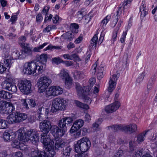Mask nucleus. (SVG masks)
Listing matches in <instances>:
<instances>
[{
    "mask_svg": "<svg viewBox=\"0 0 157 157\" xmlns=\"http://www.w3.org/2000/svg\"><path fill=\"white\" fill-rule=\"evenodd\" d=\"M121 14V8L118 9L117 12V14L114 15L112 17V19L113 21V24H114V26H115L117 24L118 19V17Z\"/></svg>",
    "mask_w": 157,
    "mask_h": 157,
    "instance_id": "29",
    "label": "nucleus"
},
{
    "mask_svg": "<svg viewBox=\"0 0 157 157\" xmlns=\"http://www.w3.org/2000/svg\"><path fill=\"white\" fill-rule=\"evenodd\" d=\"M24 53L26 56L31 55L32 54L33 48L30 47L29 44H25L22 49Z\"/></svg>",
    "mask_w": 157,
    "mask_h": 157,
    "instance_id": "24",
    "label": "nucleus"
},
{
    "mask_svg": "<svg viewBox=\"0 0 157 157\" xmlns=\"http://www.w3.org/2000/svg\"><path fill=\"white\" fill-rule=\"evenodd\" d=\"M78 129H79L77 128H77L76 127V124H75L74 123L73 126L71 128L70 132L71 133H73L76 131Z\"/></svg>",
    "mask_w": 157,
    "mask_h": 157,
    "instance_id": "56",
    "label": "nucleus"
},
{
    "mask_svg": "<svg viewBox=\"0 0 157 157\" xmlns=\"http://www.w3.org/2000/svg\"><path fill=\"white\" fill-rule=\"evenodd\" d=\"M89 83L90 84L91 86H93L96 82V78H95L93 77L91 78L89 80Z\"/></svg>",
    "mask_w": 157,
    "mask_h": 157,
    "instance_id": "60",
    "label": "nucleus"
},
{
    "mask_svg": "<svg viewBox=\"0 0 157 157\" xmlns=\"http://www.w3.org/2000/svg\"><path fill=\"white\" fill-rule=\"evenodd\" d=\"M43 72L36 62H27L24 65L23 72L24 74L27 75L35 74V75H39Z\"/></svg>",
    "mask_w": 157,
    "mask_h": 157,
    "instance_id": "3",
    "label": "nucleus"
},
{
    "mask_svg": "<svg viewBox=\"0 0 157 157\" xmlns=\"http://www.w3.org/2000/svg\"><path fill=\"white\" fill-rule=\"evenodd\" d=\"M73 121V119L70 117H65L59 120L58 126L62 128L65 132L67 131V128L72 124Z\"/></svg>",
    "mask_w": 157,
    "mask_h": 157,
    "instance_id": "11",
    "label": "nucleus"
},
{
    "mask_svg": "<svg viewBox=\"0 0 157 157\" xmlns=\"http://www.w3.org/2000/svg\"><path fill=\"white\" fill-rule=\"evenodd\" d=\"M52 128L50 122L48 120L43 121L40 124V128L44 134H48Z\"/></svg>",
    "mask_w": 157,
    "mask_h": 157,
    "instance_id": "14",
    "label": "nucleus"
},
{
    "mask_svg": "<svg viewBox=\"0 0 157 157\" xmlns=\"http://www.w3.org/2000/svg\"><path fill=\"white\" fill-rule=\"evenodd\" d=\"M75 103L77 106L81 108L86 109H89V106L79 101H75Z\"/></svg>",
    "mask_w": 157,
    "mask_h": 157,
    "instance_id": "34",
    "label": "nucleus"
},
{
    "mask_svg": "<svg viewBox=\"0 0 157 157\" xmlns=\"http://www.w3.org/2000/svg\"><path fill=\"white\" fill-rule=\"evenodd\" d=\"M47 134H41V141L44 145L43 152L49 157H53L56 153L54 147L52 145L51 139L48 135H47Z\"/></svg>",
    "mask_w": 157,
    "mask_h": 157,
    "instance_id": "1",
    "label": "nucleus"
},
{
    "mask_svg": "<svg viewBox=\"0 0 157 157\" xmlns=\"http://www.w3.org/2000/svg\"><path fill=\"white\" fill-rule=\"evenodd\" d=\"M8 132H5L3 134V137L5 141H8L10 140H13V135Z\"/></svg>",
    "mask_w": 157,
    "mask_h": 157,
    "instance_id": "32",
    "label": "nucleus"
},
{
    "mask_svg": "<svg viewBox=\"0 0 157 157\" xmlns=\"http://www.w3.org/2000/svg\"><path fill=\"white\" fill-rule=\"evenodd\" d=\"M74 123L76 124V127L79 129L83 125L84 122L81 119H79L77 120Z\"/></svg>",
    "mask_w": 157,
    "mask_h": 157,
    "instance_id": "37",
    "label": "nucleus"
},
{
    "mask_svg": "<svg viewBox=\"0 0 157 157\" xmlns=\"http://www.w3.org/2000/svg\"><path fill=\"white\" fill-rule=\"evenodd\" d=\"M91 145L90 141L89 138L84 137L74 144L75 150L77 153L80 152L87 153V152L89 150Z\"/></svg>",
    "mask_w": 157,
    "mask_h": 157,
    "instance_id": "4",
    "label": "nucleus"
},
{
    "mask_svg": "<svg viewBox=\"0 0 157 157\" xmlns=\"http://www.w3.org/2000/svg\"><path fill=\"white\" fill-rule=\"evenodd\" d=\"M62 47L59 46H53L52 45H49L46 48V50H52V49H60L62 48Z\"/></svg>",
    "mask_w": 157,
    "mask_h": 157,
    "instance_id": "40",
    "label": "nucleus"
},
{
    "mask_svg": "<svg viewBox=\"0 0 157 157\" xmlns=\"http://www.w3.org/2000/svg\"><path fill=\"white\" fill-rule=\"evenodd\" d=\"M98 62L96 61L95 63L92 66V68L91 70V71L92 72L93 74H94L96 72V68L97 66Z\"/></svg>",
    "mask_w": 157,
    "mask_h": 157,
    "instance_id": "55",
    "label": "nucleus"
},
{
    "mask_svg": "<svg viewBox=\"0 0 157 157\" xmlns=\"http://www.w3.org/2000/svg\"><path fill=\"white\" fill-rule=\"evenodd\" d=\"M66 143L64 141L62 140H59L56 141L55 144V147L56 149L59 150L63 147L65 145Z\"/></svg>",
    "mask_w": 157,
    "mask_h": 157,
    "instance_id": "28",
    "label": "nucleus"
},
{
    "mask_svg": "<svg viewBox=\"0 0 157 157\" xmlns=\"http://www.w3.org/2000/svg\"><path fill=\"white\" fill-rule=\"evenodd\" d=\"M81 153L75 155V157H88V153H84L81 152Z\"/></svg>",
    "mask_w": 157,
    "mask_h": 157,
    "instance_id": "53",
    "label": "nucleus"
},
{
    "mask_svg": "<svg viewBox=\"0 0 157 157\" xmlns=\"http://www.w3.org/2000/svg\"><path fill=\"white\" fill-rule=\"evenodd\" d=\"M53 63L58 64L62 62L63 60L59 57H55L52 59Z\"/></svg>",
    "mask_w": 157,
    "mask_h": 157,
    "instance_id": "52",
    "label": "nucleus"
},
{
    "mask_svg": "<svg viewBox=\"0 0 157 157\" xmlns=\"http://www.w3.org/2000/svg\"><path fill=\"white\" fill-rule=\"evenodd\" d=\"M4 64V66L2 63H0V74L3 73L5 71H6V67H8L9 68L10 67H7Z\"/></svg>",
    "mask_w": 157,
    "mask_h": 157,
    "instance_id": "51",
    "label": "nucleus"
},
{
    "mask_svg": "<svg viewBox=\"0 0 157 157\" xmlns=\"http://www.w3.org/2000/svg\"><path fill=\"white\" fill-rule=\"evenodd\" d=\"M26 56L25 55V53L22 49L21 51L19 52V59H24Z\"/></svg>",
    "mask_w": 157,
    "mask_h": 157,
    "instance_id": "59",
    "label": "nucleus"
},
{
    "mask_svg": "<svg viewBox=\"0 0 157 157\" xmlns=\"http://www.w3.org/2000/svg\"><path fill=\"white\" fill-rule=\"evenodd\" d=\"M6 127V121L3 119H0V129L5 128Z\"/></svg>",
    "mask_w": 157,
    "mask_h": 157,
    "instance_id": "47",
    "label": "nucleus"
},
{
    "mask_svg": "<svg viewBox=\"0 0 157 157\" xmlns=\"http://www.w3.org/2000/svg\"><path fill=\"white\" fill-rule=\"evenodd\" d=\"M53 92L54 91L53 90L52 87V86L49 87L48 90L46 91V94L47 96L48 97L51 96H54Z\"/></svg>",
    "mask_w": 157,
    "mask_h": 157,
    "instance_id": "42",
    "label": "nucleus"
},
{
    "mask_svg": "<svg viewBox=\"0 0 157 157\" xmlns=\"http://www.w3.org/2000/svg\"><path fill=\"white\" fill-rule=\"evenodd\" d=\"M31 157H49L43 151L35 150L33 152Z\"/></svg>",
    "mask_w": 157,
    "mask_h": 157,
    "instance_id": "26",
    "label": "nucleus"
},
{
    "mask_svg": "<svg viewBox=\"0 0 157 157\" xmlns=\"http://www.w3.org/2000/svg\"><path fill=\"white\" fill-rule=\"evenodd\" d=\"M15 108L11 102L3 100L0 101V112L5 114H8L14 111Z\"/></svg>",
    "mask_w": 157,
    "mask_h": 157,
    "instance_id": "6",
    "label": "nucleus"
},
{
    "mask_svg": "<svg viewBox=\"0 0 157 157\" xmlns=\"http://www.w3.org/2000/svg\"><path fill=\"white\" fill-rule=\"evenodd\" d=\"M11 97V94L9 92L4 90L0 91V98H1L7 100L10 99Z\"/></svg>",
    "mask_w": 157,
    "mask_h": 157,
    "instance_id": "27",
    "label": "nucleus"
},
{
    "mask_svg": "<svg viewBox=\"0 0 157 157\" xmlns=\"http://www.w3.org/2000/svg\"><path fill=\"white\" fill-rule=\"evenodd\" d=\"M108 139L109 141L111 143H114L115 140V136L113 133H110L108 135Z\"/></svg>",
    "mask_w": 157,
    "mask_h": 157,
    "instance_id": "44",
    "label": "nucleus"
},
{
    "mask_svg": "<svg viewBox=\"0 0 157 157\" xmlns=\"http://www.w3.org/2000/svg\"><path fill=\"white\" fill-rule=\"evenodd\" d=\"M132 1V0H124L123 4L124 10H125V9L129 8Z\"/></svg>",
    "mask_w": 157,
    "mask_h": 157,
    "instance_id": "39",
    "label": "nucleus"
},
{
    "mask_svg": "<svg viewBox=\"0 0 157 157\" xmlns=\"http://www.w3.org/2000/svg\"><path fill=\"white\" fill-rule=\"evenodd\" d=\"M119 75H113L112 77H110V80L109 82V87L108 91L110 93H111L114 89L116 85V81L117 80Z\"/></svg>",
    "mask_w": 157,
    "mask_h": 157,
    "instance_id": "16",
    "label": "nucleus"
},
{
    "mask_svg": "<svg viewBox=\"0 0 157 157\" xmlns=\"http://www.w3.org/2000/svg\"><path fill=\"white\" fill-rule=\"evenodd\" d=\"M108 129L112 131L116 132L118 130H121L125 131L124 126L121 124L113 125L107 127Z\"/></svg>",
    "mask_w": 157,
    "mask_h": 157,
    "instance_id": "20",
    "label": "nucleus"
},
{
    "mask_svg": "<svg viewBox=\"0 0 157 157\" xmlns=\"http://www.w3.org/2000/svg\"><path fill=\"white\" fill-rule=\"evenodd\" d=\"M48 44V43H44L40 45L37 47H35L34 48L33 51L34 52H40V50L42 49Z\"/></svg>",
    "mask_w": 157,
    "mask_h": 157,
    "instance_id": "41",
    "label": "nucleus"
},
{
    "mask_svg": "<svg viewBox=\"0 0 157 157\" xmlns=\"http://www.w3.org/2000/svg\"><path fill=\"white\" fill-rule=\"evenodd\" d=\"M84 9H82L78 11L77 13L76 17L78 18V20L81 21L84 17L83 15L84 14Z\"/></svg>",
    "mask_w": 157,
    "mask_h": 157,
    "instance_id": "36",
    "label": "nucleus"
},
{
    "mask_svg": "<svg viewBox=\"0 0 157 157\" xmlns=\"http://www.w3.org/2000/svg\"><path fill=\"white\" fill-rule=\"evenodd\" d=\"M148 9L146 7L144 4L142 5L140 7V17L141 20H143L144 17L148 14Z\"/></svg>",
    "mask_w": 157,
    "mask_h": 157,
    "instance_id": "21",
    "label": "nucleus"
},
{
    "mask_svg": "<svg viewBox=\"0 0 157 157\" xmlns=\"http://www.w3.org/2000/svg\"><path fill=\"white\" fill-rule=\"evenodd\" d=\"M67 102L63 98H56L54 99L52 102V106L50 111L54 113L58 110H64L66 109Z\"/></svg>",
    "mask_w": 157,
    "mask_h": 157,
    "instance_id": "5",
    "label": "nucleus"
},
{
    "mask_svg": "<svg viewBox=\"0 0 157 157\" xmlns=\"http://www.w3.org/2000/svg\"><path fill=\"white\" fill-rule=\"evenodd\" d=\"M8 121L10 123H19L26 120L27 118V114L16 112L9 115Z\"/></svg>",
    "mask_w": 157,
    "mask_h": 157,
    "instance_id": "7",
    "label": "nucleus"
},
{
    "mask_svg": "<svg viewBox=\"0 0 157 157\" xmlns=\"http://www.w3.org/2000/svg\"><path fill=\"white\" fill-rule=\"evenodd\" d=\"M22 156V153L18 151L13 153L12 155V157H23Z\"/></svg>",
    "mask_w": 157,
    "mask_h": 157,
    "instance_id": "63",
    "label": "nucleus"
},
{
    "mask_svg": "<svg viewBox=\"0 0 157 157\" xmlns=\"http://www.w3.org/2000/svg\"><path fill=\"white\" fill-rule=\"evenodd\" d=\"M125 131L129 132L130 133H132L137 130V126L136 124H133L127 126H124Z\"/></svg>",
    "mask_w": 157,
    "mask_h": 157,
    "instance_id": "19",
    "label": "nucleus"
},
{
    "mask_svg": "<svg viewBox=\"0 0 157 157\" xmlns=\"http://www.w3.org/2000/svg\"><path fill=\"white\" fill-rule=\"evenodd\" d=\"M75 88L78 95L79 97H84L85 96L90 95L89 91L84 90L85 87H82L81 85L77 82H75Z\"/></svg>",
    "mask_w": 157,
    "mask_h": 157,
    "instance_id": "18",
    "label": "nucleus"
},
{
    "mask_svg": "<svg viewBox=\"0 0 157 157\" xmlns=\"http://www.w3.org/2000/svg\"><path fill=\"white\" fill-rule=\"evenodd\" d=\"M17 90V86L12 84L10 88L9 91H11L13 93L16 92Z\"/></svg>",
    "mask_w": 157,
    "mask_h": 157,
    "instance_id": "64",
    "label": "nucleus"
},
{
    "mask_svg": "<svg viewBox=\"0 0 157 157\" xmlns=\"http://www.w3.org/2000/svg\"><path fill=\"white\" fill-rule=\"evenodd\" d=\"M91 12H90L87 15H85L83 17V19L84 20V22L85 24H87L90 21L92 17L91 15Z\"/></svg>",
    "mask_w": 157,
    "mask_h": 157,
    "instance_id": "38",
    "label": "nucleus"
},
{
    "mask_svg": "<svg viewBox=\"0 0 157 157\" xmlns=\"http://www.w3.org/2000/svg\"><path fill=\"white\" fill-rule=\"evenodd\" d=\"M10 49V46L8 44H5L2 49L5 57L4 63L6 66L9 67L12 64L11 57L9 55Z\"/></svg>",
    "mask_w": 157,
    "mask_h": 157,
    "instance_id": "10",
    "label": "nucleus"
},
{
    "mask_svg": "<svg viewBox=\"0 0 157 157\" xmlns=\"http://www.w3.org/2000/svg\"><path fill=\"white\" fill-rule=\"evenodd\" d=\"M65 87L68 89H70L72 85V80L71 78H70L65 80Z\"/></svg>",
    "mask_w": 157,
    "mask_h": 157,
    "instance_id": "35",
    "label": "nucleus"
},
{
    "mask_svg": "<svg viewBox=\"0 0 157 157\" xmlns=\"http://www.w3.org/2000/svg\"><path fill=\"white\" fill-rule=\"evenodd\" d=\"M20 141H18L17 140H15L13 142L11 145L14 148H19L21 150H24L23 144H21Z\"/></svg>",
    "mask_w": 157,
    "mask_h": 157,
    "instance_id": "25",
    "label": "nucleus"
},
{
    "mask_svg": "<svg viewBox=\"0 0 157 157\" xmlns=\"http://www.w3.org/2000/svg\"><path fill=\"white\" fill-rule=\"evenodd\" d=\"M43 19V17L42 15L39 13L36 16V21L37 22H40Z\"/></svg>",
    "mask_w": 157,
    "mask_h": 157,
    "instance_id": "62",
    "label": "nucleus"
},
{
    "mask_svg": "<svg viewBox=\"0 0 157 157\" xmlns=\"http://www.w3.org/2000/svg\"><path fill=\"white\" fill-rule=\"evenodd\" d=\"M147 132L146 131H145V132H143L139 134L137 136L136 141L138 144H140L144 140Z\"/></svg>",
    "mask_w": 157,
    "mask_h": 157,
    "instance_id": "31",
    "label": "nucleus"
},
{
    "mask_svg": "<svg viewBox=\"0 0 157 157\" xmlns=\"http://www.w3.org/2000/svg\"><path fill=\"white\" fill-rule=\"evenodd\" d=\"M12 84L11 82L7 80H5L2 82L1 86L3 89L9 90Z\"/></svg>",
    "mask_w": 157,
    "mask_h": 157,
    "instance_id": "30",
    "label": "nucleus"
},
{
    "mask_svg": "<svg viewBox=\"0 0 157 157\" xmlns=\"http://www.w3.org/2000/svg\"><path fill=\"white\" fill-rule=\"evenodd\" d=\"M29 105L31 107H36L37 110V112L39 113V115L42 114L41 112L45 110L44 108L43 107L44 104L41 102H38L36 105V103H35V100L30 99L29 100ZM45 111L47 113H48L49 111V109L46 108L45 109ZM40 115H39L40 116Z\"/></svg>",
    "mask_w": 157,
    "mask_h": 157,
    "instance_id": "13",
    "label": "nucleus"
},
{
    "mask_svg": "<svg viewBox=\"0 0 157 157\" xmlns=\"http://www.w3.org/2000/svg\"><path fill=\"white\" fill-rule=\"evenodd\" d=\"M56 96L60 95L63 93V90L62 88L59 86H56Z\"/></svg>",
    "mask_w": 157,
    "mask_h": 157,
    "instance_id": "48",
    "label": "nucleus"
},
{
    "mask_svg": "<svg viewBox=\"0 0 157 157\" xmlns=\"http://www.w3.org/2000/svg\"><path fill=\"white\" fill-rule=\"evenodd\" d=\"M51 129V132L55 137H62L65 133L62 128L59 129V127L56 125L52 126Z\"/></svg>",
    "mask_w": 157,
    "mask_h": 157,
    "instance_id": "17",
    "label": "nucleus"
},
{
    "mask_svg": "<svg viewBox=\"0 0 157 157\" xmlns=\"http://www.w3.org/2000/svg\"><path fill=\"white\" fill-rule=\"evenodd\" d=\"M71 31H69L67 32L64 33L61 37V39L66 40L67 41H70L71 40L73 37Z\"/></svg>",
    "mask_w": 157,
    "mask_h": 157,
    "instance_id": "23",
    "label": "nucleus"
},
{
    "mask_svg": "<svg viewBox=\"0 0 157 157\" xmlns=\"http://www.w3.org/2000/svg\"><path fill=\"white\" fill-rule=\"evenodd\" d=\"M110 16L109 15L107 16L104 18L101 21V24H102V26L104 25H106L107 23L108 22L109 20L110 19Z\"/></svg>",
    "mask_w": 157,
    "mask_h": 157,
    "instance_id": "45",
    "label": "nucleus"
},
{
    "mask_svg": "<svg viewBox=\"0 0 157 157\" xmlns=\"http://www.w3.org/2000/svg\"><path fill=\"white\" fill-rule=\"evenodd\" d=\"M72 150L71 147L68 146L63 148L62 151V153L63 157H69Z\"/></svg>",
    "mask_w": 157,
    "mask_h": 157,
    "instance_id": "22",
    "label": "nucleus"
},
{
    "mask_svg": "<svg viewBox=\"0 0 157 157\" xmlns=\"http://www.w3.org/2000/svg\"><path fill=\"white\" fill-rule=\"evenodd\" d=\"M78 24L75 23H71V24L70 29L71 30H73V29H78Z\"/></svg>",
    "mask_w": 157,
    "mask_h": 157,
    "instance_id": "61",
    "label": "nucleus"
},
{
    "mask_svg": "<svg viewBox=\"0 0 157 157\" xmlns=\"http://www.w3.org/2000/svg\"><path fill=\"white\" fill-rule=\"evenodd\" d=\"M125 151H123L120 150L118 151L116 154V155L113 156V157H121L123 155Z\"/></svg>",
    "mask_w": 157,
    "mask_h": 157,
    "instance_id": "54",
    "label": "nucleus"
},
{
    "mask_svg": "<svg viewBox=\"0 0 157 157\" xmlns=\"http://www.w3.org/2000/svg\"><path fill=\"white\" fill-rule=\"evenodd\" d=\"M36 58V62L37 64L44 71L46 67L45 63L47 61L48 59L47 54H43L40 56L37 55Z\"/></svg>",
    "mask_w": 157,
    "mask_h": 157,
    "instance_id": "12",
    "label": "nucleus"
},
{
    "mask_svg": "<svg viewBox=\"0 0 157 157\" xmlns=\"http://www.w3.org/2000/svg\"><path fill=\"white\" fill-rule=\"evenodd\" d=\"M17 86L21 91L23 93L28 94L31 92L32 85L29 80L25 79L19 81Z\"/></svg>",
    "mask_w": 157,
    "mask_h": 157,
    "instance_id": "9",
    "label": "nucleus"
},
{
    "mask_svg": "<svg viewBox=\"0 0 157 157\" xmlns=\"http://www.w3.org/2000/svg\"><path fill=\"white\" fill-rule=\"evenodd\" d=\"M135 152L133 155V157H141L142 152L140 150L135 149Z\"/></svg>",
    "mask_w": 157,
    "mask_h": 157,
    "instance_id": "49",
    "label": "nucleus"
},
{
    "mask_svg": "<svg viewBox=\"0 0 157 157\" xmlns=\"http://www.w3.org/2000/svg\"><path fill=\"white\" fill-rule=\"evenodd\" d=\"M120 105V103L118 101H116L111 105H109L105 108V110L103 111L102 114H104V112H106L108 113H111L115 111L119 108Z\"/></svg>",
    "mask_w": 157,
    "mask_h": 157,
    "instance_id": "15",
    "label": "nucleus"
},
{
    "mask_svg": "<svg viewBox=\"0 0 157 157\" xmlns=\"http://www.w3.org/2000/svg\"><path fill=\"white\" fill-rule=\"evenodd\" d=\"M128 28H127V30L125 31H124L123 32L122 35L121 37L120 40V41L121 43H123L124 41L126 38V36L127 33Z\"/></svg>",
    "mask_w": 157,
    "mask_h": 157,
    "instance_id": "50",
    "label": "nucleus"
},
{
    "mask_svg": "<svg viewBox=\"0 0 157 157\" xmlns=\"http://www.w3.org/2000/svg\"><path fill=\"white\" fill-rule=\"evenodd\" d=\"M98 40V37L96 34H95L92 38V39L91 40L90 43L91 44H93L92 45V46H93L94 45V47H95L97 41Z\"/></svg>",
    "mask_w": 157,
    "mask_h": 157,
    "instance_id": "43",
    "label": "nucleus"
},
{
    "mask_svg": "<svg viewBox=\"0 0 157 157\" xmlns=\"http://www.w3.org/2000/svg\"><path fill=\"white\" fill-rule=\"evenodd\" d=\"M59 75L61 78L65 80L71 78L68 73L64 70L61 71Z\"/></svg>",
    "mask_w": 157,
    "mask_h": 157,
    "instance_id": "33",
    "label": "nucleus"
},
{
    "mask_svg": "<svg viewBox=\"0 0 157 157\" xmlns=\"http://www.w3.org/2000/svg\"><path fill=\"white\" fill-rule=\"evenodd\" d=\"M145 72H143L140 75L139 77L137 79V81L138 82H140L142 81L143 80L144 77L145 76Z\"/></svg>",
    "mask_w": 157,
    "mask_h": 157,
    "instance_id": "58",
    "label": "nucleus"
},
{
    "mask_svg": "<svg viewBox=\"0 0 157 157\" xmlns=\"http://www.w3.org/2000/svg\"><path fill=\"white\" fill-rule=\"evenodd\" d=\"M19 52L17 50L13 52L12 55L13 56L12 58L16 59H19Z\"/></svg>",
    "mask_w": 157,
    "mask_h": 157,
    "instance_id": "57",
    "label": "nucleus"
},
{
    "mask_svg": "<svg viewBox=\"0 0 157 157\" xmlns=\"http://www.w3.org/2000/svg\"><path fill=\"white\" fill-rule=\"evenodd\" d=\"M70 60H77L78 61L81 60L78 56L76 54H74L71 55Z\"/></svg>",
    "mask_w": 157,
    "mask_h": 157,
    "instance_id": "46",
    "label": "nucleus"
},
{
    "mask_svg": "<svg viewBox=\"0 0 157 157\" xmlns=\"http://www.w3.org/2000/svg\"><path fill=\"white\" fill-rule=\"evenodd\" d=\"M19 130L18 137L21 142H24L27 140V139L36 144L39 140V133L35 130L31 129L27 131L24 135L23 133Z\"/></svg>",
    "mask_w": 157,
    "mask_h": 157,
    "instance_id": "2",
    "label": "nucleus"
},
{
    "mask_svg": "<svg viewBox=\"0 0 157 157\" xmlns=\"http://www.w3.org/2000/svg\"><path fill=\"white\" fill-rule=\"evenodd\" d=\"M37 84L38 91L40 93H42L51 84L52 80L48 77L43 76L40 78Z\"/></svg>",
    "mask_w": 157,
    "mask_h": 157,
    "instance_id": "8",
    "label": "nucleus"
}]
</instances>
